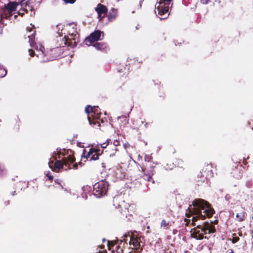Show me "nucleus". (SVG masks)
<instances>
[{
  "mask_svg": "<svg viewBox=\"0 0 253 253\" xmlns=\"http://www.w3.org/2000/svg\"><path fill=\"white\" fill-rule=\"evenodd\" d=\"M193 208H189V212L195 215L192 219V225L195 226V222L198 219L204 220L207 217L210 218L215 213V210L212 205L207 201L203 199H195L192 202Z\"/></svg>",
  "mask_w": 253,
  "mask_h": 253,
  "instance_id": "1",
  "label": "nucleus"
},
{
  "mask_svg": "<svg viewBox=\"0 0 253 253\" xmlns=\"http://www.w3.org/2000/svg\"><path fill=\"white\" fill-rule=\"evenodd\" d=\"M72 24H69L66 27L62 28L61 32L58 31V34L60 37L65 35L63 38L64 43L61 44L62 46H67L71 47H75L77 46V42H79V35L76 31V26L72 27Z\"/></svg>",
  "mask_w": 253,
  "mask_h": 253,
  "instance_id": "2",
  "label": "nucleus"
},
{
  "mask_svg": "<svg viewBox=\"0 0 253 253\" xmlns=\"http://www.w3.org/2000/svg\"><path fill=\"white\" fill-rule=\"evenodd\" d=\"M191 236L197 240H202L204 238H207L204 237V234L214 233L216 232L215 227L211 223L205 222L202 225H199L196 227L194 228L192 231Z\"/></svg>",
  "mask_w": 253,
  "mask_h": 253,
  "instance_id": "3",
  "label": "nucleus"
},
{
  "mask_svg": "<svg viewBox=\"0 0 253 253\" xmlns=\"http://www.w3.org/2000/svg\"><path fill=\"white\" fill-rule=\"evenodd\" d=\"M85 112L87 115V119L89 124L95 128H99L100 127V117L101 113L98 109V107H92L87 105L85 108Z\"/></svg>",
  "mask_w": 253,
  "mask_h": 253,
  "instance_id": "4",
  "label": "nucleus"
},
{
  "mask_svg": "<svg viewBox=\"0 0 253 253\" xmlns=\"http://www.w3.org/2000/svg\"><path fill=\"white\" fill-rule=\"evenodd\" d=\"M151 157L149 156H145L144 157V161L146 162L145 164H143L142 166H139L140 169L142 170L141 174H140V177H142L144 180L147 181H152L153 183L154 182L152 176L154 174L155 167L148 163L150 161Z\"/></svg>",
  "mask_w": 253,
  "mask_h": 253,
  "instance_id": "5",
  "label": "nucleus"
},
{
  "mask_svg": "<svg viewBox=\"0 0 253 253\" xmlns=\"http://www.w3.org/2000/svg\"><path fill=\"white\" fill-rule=\"evenodd\" d=\"M127 238H129V245L132 246V249L134 251L135 253H141L143 248L144 246V243L142 242V237L138 236L137 235L131 234L129 235H125L123 240L125 243L128 240Z\"/></svg>",
  "mask_w": 253,
  "mask_h": 253,
  "instance_id": "6",
  "label": "nucleus"
},
{
  "mask_svg": "<svg viewBox=\"0 0 253 253\" xmlns=\"http://www.w3.org/2000/svg\"><path fill=\"white\" fill-rule=\"evenodd\" d=\"M109 184L105 180L96 183L93 186V194L97 198H100L106 195Z\"/></svg>",
  "mask_w": 253,
  "mask_h": 253,
  "instance_id": "7",
  "label": "nucleus"
},
{
  "mask_svg": "<svg viewBox=\"0 0 253 253\" xmlns=\"http://www.w3.org/2000/svg\"><path fill=\"white\" fill-rule=\"evenodd\" d=\"M71 154H69L67 157L62 158V161L61 160H57L54 163V167L56 169H60L65 167V169H71V166L75 161V158L73 156V153L70 150Z\"/></svg>",
  "mask_w": 253,
  "mask_h": 253,
  "instance_id": "8",
  "label": "nucleus"
},
{
  "mask_svg": "<svg viewBox=\"0 0 253 253\" xmlns=\"http://www.w3.org/2000/svg\"><path fill=\"white\" fill-rule=\"evenodd\" d=\"M103 151L99 149L91 148L88 152L84 149L82 157L88 159L89 161H95L98 160L99 156L101 155Z\"/></svg>",
  "mask_w": 253,
  "mask_h": 253,
  "instance_id": "9",
  "label": "nucleus"
},
{
  "mask_svg": "<svg viewBox=\"0 0 253 253\" xmlns=\"http://www.w3.org/2000/svg\"><path fill=\"white\" fill-rule=\"evenodd\" d=\"M102 34V37H103L104 33L103 32L100 30H96L94 31L91 33L88 37L85 39L84 41V43L86 45H89L94 42L101 40L102 39L101 38V36Z\"/></svg>",
  "mask_w": 253,
  "mask_h": 253,
  "instance_id": "10",
  "label": "nucleus"
},
{
  "mask_svg": "<svg viewBox=\"0 0 253 253\" xmlns=\"http://www.w3.org/2000/svg\"><path fill=\"white\" fill-rule=\"evenodd\" d=\"M113 205L121 214V211H126V209L129 208L130 204L126 203L120 197H115L113 199Z\"/></svg>",
  "mask_w": 253,
  "mask_h": 253,
  "instance_id": "11",
  "label": "nucleus"
},
{
  "mask_svg": "<svg viewBox=\"0 0 253 253\" xmlns=\"http://www.w3.org/2000/svg\"><path fill=\"white\" fill-rule=\"evenodd\" d=\"M63 53L62 49L61 47H56L50 49L47 52L45 55L47 56V60H54L60 58Z\"/></svg>",
  "mask_w": 253,
  "mask_h": 253,
  "instance_id": "12",
  "label": "nucleus"
},
{
  "mask_svg": "<svg viewBox=\"0 0 253 253\" xmlns=\"http://www.w3.org/2000/svg\"><path fill=\"white\" fill-rule=\"evenodd\" d=\"M157 4V9L158 10V13L162 17L161 19L167 18V17H164L163 16L168 12L169 10V6L165 5V4L162 2L157 3L156 6Z\"/></svg>",
  "mask_w": 253,
  "mask_h": 253,
  "instance_id": "13",
  "label": "nucleus"
},
{
  "mask_svg": "<svg viewBox=\"0 0 253 253\" xmlns=\"http://www.w3.org/2000/svg\"><path fill=\"white\" fill-rule=\"evenodd\" d=\"M95 11L97 12L98 18L101 20L106 15L108 9L107 7L101 3L97 4L96 7L95 8Z\"/></svg>",
  "mask_w": 253,
  "mask_h": 253,
  "instance_id": "14",
  "label": "nucleus"
},
{
  "mask_svg": "<svg viewBox=\"0 0 253 253\" xmlns=\"http://www.w3.org/2000/svg\"><path fill=\"white\" fill-rule=\"evenodd\" d=\"M212 169V167L211 164H207L203 167L201 171L200 172L208 179L209 177L213 176Z\"/></svg>",
  "mask_w": 253,
  "mask_h": 253,
  "instance_id": "15",
  "label": "nucleus"
},
{
  "mask_svg": "<svg viewBox=\"0 0 253 253\" xmlns=\"http://www.w3.org/2000/svg\"><path fill=\"white\" fill-rule=\"evenodd\" d=\"M129 67L130 66L126 65V63H122L121 64V67L118 69V72L120 73H122V76H125V78L126 79V81L128 80V78H127V75L129 72Z\"/></svg>",
  "mask_w": 253,
  "mask_h": 253,
  "instance_id": "16",
  "label": "nucleus"
},
{
  "mask_svg": "<svg viewBox=\"0 0 253 253\" xmlns=\"http://www.w3.org/2000/svg\"><path fill=\"white\" fill-rule=\"evenodd\" d=\"M20 3L16 1H10L6 5H5L4 8L10 13L13 12L17 10V6Z\"/></svg>",
  "mask_w": 253,
  "mask_h": 253,
  "instance_id": "17",
  "label": "nucleus"
},
{
  "mask_svg": "<svg viewBox=\"0 0 253 253\" xmlns=\"http://www.w3.org/2000/svg\"><path fill=\"white\" fill-rule=\"evenodd\" d=\"M194 181L196 184L198 186L202 185L207 180V178L206 176H204L202 173L199 172V173L194 178Z\"/></svg>",
  "mask_w": 253,
  "mask_h": 253,
  "instance_id": "18",
  "label": "nucleus"
},
{
  "mask_svg": "<svg viewBox=\"0 0 253 253\" xmlns=\"http://www.w3.org/2000/svg\"><path fill=\"white\" fill-rule=\"evenodd\" d=\"M36 31L34 29H31L27 35V37L29 38V42L32 47H35L36 42H35V38Z\"/></svg>",
  "mask_w": 253,
  "mask_h": 253,
  "instance_id": "19",
  "label": "nucleus"
},
{
  "mask_svg": "<svg viewBox=\"0 0 253 253\" xmlns=\"http://www.w3.org/2000/svg\"><path fill=\"white\" fill-rule=\"evenodd\" d=\"M134 213V208L133 205H130L129 208L126 209V211H121V215L124 216L128 217L132 215Z\"/></svg>",
  "mask_w": 253,
  "mask_h": 253,
  "instance_id": "20",
  "label": "nucleus"
},
{
  "mask_svg": "<svg viewBox=\"0 0 253 253\" xmlns=\"http://www.w3.org/2000/svg\"><path fill=\"white\" fill-rule=\"evenodd\" d=\"M117 16V9L112 8L108 15V18L109 21L114 20Z\"/></svg>",
  "mask_w": 253,
  "mask_h": 253,
  "instance_id": "21",
  "label": "nucleus"
},
{
  "mask_svg": "<svg viewBox=\"0 0 253 253\" xmlns=\"http://www.w3.org/2000/svg\"><path fill=\"white\" fill-rule=\"evenodd\" d=\"M123 241H121L120 244L116 247V251L117 253H130L128 252L126 249L125 247V244H123V246L121 245L122 244Z\"/></svg>",
  "mask_w": 253,
  "mask_h": 253,
  "instance_id": "22",
  "label": "nucleus"
},
{
  "mask_svg": "<svg viewBox=\"0 0 253 253\" xmlns=\"http://www.w3.org/2000/svg\"><path fill=\"white\" fill-rule=\"evenodd\" d=\"M93 46L98 50H104L107 48V44L104 42H96Z\"/></svg>",
  "mask_w": 253,
  "mask_h": 253,
  "instance_id": "23",
  "label": "nucleus"
},
{
  "mask_svg": "<svg viewBox=\"0 0 253 253\" xmlns=\"http://www.w3.org/2000/svg\"><path fill=\"white\" fill-rule=\"evenodd\" d=\"M29 0H28V1H27L26 2H24V0H22L20 2V4L21 6V7H23V9L19 10V11L18 12V14L19 15H23L24 14V12H28V10L27 9H25L24 8V6H26L28 5V3L29 2Z\"/></svg>",
  "mask_w": 253,
  "mask_h": 253,
  "instance_id": "24",
  "label": "nucleus"
},
{
  "mask_svg": "<svg viewBox=\"0 0 253 253\" xmlns=\"http://www.w3.org/2000/svg\"><path fill=\"white\" fill-rule=\"evenodd\" d=\"M245 212L243 210H241L239 212L236 214V217L239 222L243 221L245 218Z\"/></svg>",
  "mask_w": 253,
  "mask_h": 253,
  "instance_id": "25",
  "label": "nucleus"
},
{
  "mask_svg": "<svg viewBox=\"0 0 253 253\" xmlns=\"http://www.w3.org/2000/svg\"><path fill=\"white\" fill-rule=\"evenodd\" d=\"M175 163L177 164V166L180 168H183L184 166V162L181 159H177L175 161Z\"/></svg>",
  "mask_w": 253,
  "mask_h": 253,
  "instance_id": "26",
  "label": "nucleus"
},
{
  "mask_svg": "<svg viewBox=\"0 0 253 253\" xmlns=\"http://www.w3.org/2000/svg\"><path fill=\"white\" fill-rule=\"evenodd\" d=\"M132 184L134 185V189H139L141 185V183L137 180L133 181Z\"/></svg>",
  "mask_w": 253,
  "mask_h": 253,
  "instance_id": "27",
  "label": "nucleus"
},
{
  "mask_svg": "<svg viewBox=\"0 0 253 253\" xmlns=\"http://www.w3.org/2000/svg\"><path fill=\"white\" fill-rule=\"evenodd\" d=\"M169 222H167L165 219H163L161 223V226L163 227L165 229H167V226L169 225Z\"/></svg>",
  "mask_w": 253,
  "mask_h": 253,
  "instance_id": "28",
  "label": "nucleus"
},
{
  "mask_svg": "<svg viewBox=\"0 0 253 253\" xmlns=\"http://www.w3.org/2000/svg\"><path fill=\"white\" fill-rule=\"evenodd\" d=\"M7 74V71L3 68H0V78L4 77Z\"/></svg>",
  "mask_w": 253,
  "mask_h": 253,
  "instance_id": "29",
  "label": "nucleus"
},
{
  "mask_svg": "<svg viewBox=\"0 0 253 253\" xmlns=\"http://www.w3.org/2000/svg\"><path fill=\"white\" fill-rule=\"evenodd\" d=\"M235 236H236V234L235 233L233 234V238L231 239H230V240L231 241V242L233 244H235V243L238 242L240 240V238L238 237H237Z\"/></svg>",
  "mask_w": 253,
  "mask_h": 253,
  "instance_id": "30",
  "label": "nucleus"
},
{
  "mask_svg": "<svg viewBox=\"0 0 253 253\" xmlns=\"http://www.w3.org/2000/svg\"><path fill=\"white\" fill-rule=\"evenodd\" d=\"M171 1L172 0H160L159 2L163 3L165 5L169 6Z\"/></svg>",
  "mask_w": 253,
  "mask_h": 253,
  "instance_id": "31",
  "label": "nucleus"
},
{
  "mask_svg": "<svg viewBox=\"0 0 253 253\" xmlns=\"http://www.w3.org/2000/svg\"><path fill=\"white\" fill-rule=\"evenodd\" d=\"M80 164L81 166H82V163L80 162L79 164L78 163H75L72 165V168L74 169H77L78 168V165Z\"/></svg>",
  "mask_w": 253,
  "mask_h": 253,
  "instance_id": "32",
  "label": "nucleus"
},
{
  "mask_svg": "<svg viewBox=\"0 0 253 253\" xmlns=\"http://www.w3.org/2000/svg\"><path fill=\"white\" fill-rule=\"evenodd\" d=\"M200 2L203 4H207L210 2H211V0H200Z\"/></svg>",
  "mask_w": 253,
  "mask_h": 253,
  "instance_id": "33",
  "label": "nucleus"
},
{
  "mask_svg": "<svg viewBox=\"0 0 253 253\" xmlns=\"http://www.w3.org/2000/svg\"><path fill=\"white\" fill-rule=\"evenodd\" d=\"M115 245L114 244L113 242L112 241H108V250H111V247L114 246Z\"/></svg>",
  "mask_w": 253,
  "mask_h": 253,
  "instance_id": "34",
  "label": "nucleus"
},
{
  "mask_svg": "<svg viewBox=\"0 0 253 253\" xmlns=\"http://www.w3.org/2000/svg\"><path fill=\"white\" fill-rule=\"evenodd\" d=\"M109 144V142L108 141V140L104 143H103L102 144H101V147L102 148H106L107 146Z\"/></svg>",
  "mask_w": 253,
  "mask_h": 253,
  "instance_id": "35",
  "label": "nucleus"
},
{
  "mask_svg": "<svg viewBox=\"0 0 253 253\" xmlns=\"http://www.w3.org/2000/svg\"><path fill=\"white\" fill-rule=\"evenodd\" d=\"M113 145L116 147L119 146L120 145V141L117 139L114 140L113 141Z\"/></svg>",
  "mask_w": 253,
  "mask_h": 253,
  "instance_id": "36",
  "label": "nucleus"
},
{
  "mask_svg": "<svg viewBox=\"0 0 253 253\" xmlns=\"http://www.w3.org/2000/svg\"><path fill=\"white\" fill-rule=\"evenodd\" d=\"M46 176L48 177V179L49 180H52L53 178V176L51 175L50 174V172H48L46 174Z\"/></svg>",
  "mask_w": 253,
  "mask_h": 253,
  "instance_id": "37",
  "label": "nucleus"
},
{
  "mask_svg": "<svg viewBox=\"0 0 253 253\" xmlns=\"http://www.w3.org/2000/svg\"><path fill=\"white\" fill-rule=\"evenodd\" d=\"M29 55L31 56V57H34V55H35V52L34 50H33L32 49H29Z\"/></svg>",
  "mask_w": 253,
  "mask_h": 253,
  "instance_id": "38",
  "label": "nucleus"
},
{
  "mask_svg": "<svg viewBox=\"0 0 253 253\" xmlns=\"http://www.w3.org/2000/svg\"><path fill=\"white\" fill-rule=\"evenodd\" d=\"M67 3H74L76 0H63Z\"/></svg>",
  "mask_w": 253,
  "mask_h": 253,
  "instance_id": "39",
  "label": "nucleus"
},
{
  "mask_svg": "<svg viewBox=\"0 0 253 253\" xmlns=\"http://www.w3.org/2000/svg\"><path fill=\"white\" fill-rule=\"evenodd\" d=\"M152 122L151 123H146L144 125V126H145V127L147 128L149 127V126L151 125L152 124Z\"/></svg>",
  "mask_w": 253,
  "mask_h": 253,
  "instance_id": "40",
  "label": "nucleus"
},
{
  "mask_svg": "<svg viewBox=\"0 0 253 253\" xmlns=\"http://www.w3.org/2000/svg\"><path fill=\"white\" fill-rule=\"evenodd\" d=\"M227 253H235L232 249L228 250L227 251Z\"/></svg>",
  "mask_w": 253,
  "mask_h": 253,
  "instance_id": "41",
  "label": "nucleus"
},
{
  "mask_svg": "<svg viewBox=\"0 0 253 253\" xmlns=\"http://www.w3.org/2000/svg\"><path fill=\"white\" fill-rule=\"evenodd\" d=\"M53 154H55V155H58L59 156H58V158H59V159L60 158V155L61 154V152H60L58 151V152H57V153H54Z\"/></svg>",
  "mask_w": 253,
  "mask_h": 253,
  "instance_id": "42",
  "label": "nucleus"
},
{
  "mask_svg": "<svg viewBox=\"0 0 253 253\" xmlns=\"http://www.w3.org/2000/svg\"><path fill=\"white\" fill-rule=\"evenodd\" d=\"M98 253H107V251L106 250L103 251H99Z\"/></svg>",
  "mask_w": 253,
  "mask_h": 253,
  "instance_id": "43",
  "label": "nucleus"
},
{
  "mask_svg": "<svg viewBox=\"0 0 253 253\" xmlns=\"http://www.w3.org/2000/svg\"><path fill=\"white\" fill-rule=\"evenodd\" d=\"M186 216L187 217H190L191 216V213H186Z\"/></svg>",
  "mask_w": 253,
  "mask_h": 253,
  "instance_id": "44",
  "label": "nucleus"
},
{
  "mask_svg": "<svg viewBox=\"0 0 253 253\" xmlns=\"http://www.w3.org/2000/svg\"><path fill=\"white\" fill-rule=\"evenodd\" d=\"M247 162L246 161V160H245V159L244 158V160L243 161V164L245 165H246Z\"/></svg>",
  "mask_w": 253,
  "mask_h": 253,
  "instance_id": "45",
  "label": "nucleus"
},
{
  "mask_svg": "<svg viewBox=\"0 0 253 253\" xmlns=\"http://www.w3.org/2000/svg\"><path fill=\"white\" fill-rule=\"evenodd\" d=\"M252 183H251V182H250V183H249L247 184V185H248V187H251V186H252Z\"/></svg>",
  "mask_w": 253,
  "mask_h": 253,
  "instance_id": "46",
  "label": "nucleus"
},
{
  "mask_svg": "<svg viewBox=\"0 0 253 253\" xmlns=\"http://www.w3.org/2000/svg\"><path fill=\"white\" fill-rule=\"evenodd\" d=\"M42 48H43V47H41L40 48V50L42 51V54H43V51H42Z\"/></svg>",
  "mask_w": 253,
  "mask_h": 253,
  "instance_id": "47",
  "label": "nucleus"
},
{
  "mask_svg": "<svg viewBox=\"0 0 253 253\" xmlns=\"http://www.w3.org/2000/svg\"><path fill=\"white\" fill-rule=\"evenodd\" d=\"M16 192L15 191H14L13 193H12V195H14L15 194Z\"/></svg>",
  "mask_w": 253,
  "mask_h": 253,
  "instance_id": "48",
  "label": "nucleus"
},
{
  "mask_svg": "<svg viewBox=\"0 0 253 253\" xmlns=\"http://www.w3.org/2000/svg\"><path fill=\"white\" fill-rule=\"evenodd\" d=\"M188 219H187L186 218H185V219H184V221H185V222H187V221H188Z\"/></svg>",
  "mask_w": 253,
  "mask_h": 253,
  "instance_id": "49",
  "label": "nucleus"
},
{
  "mask_svg": "<svg viewBox=\"0 0 253 253\" xmlns=\"http://www.w3.org/2000/svg\"><path fill=\"white\" fill-rule=\"evenodd\" d=\"M2 170H3L2 169L0 168V171H2Z\"/></svg>",
  "mask_w": 253,
  "mask_h": 253,
  "instance_id": "50",
  "label": "nucleus"
},
{
  "mask_svg": "<svg viewBox=\"0 0 253 253\" xmlns=\"http://www.w3.org/2000/svg\"><path fill=\"white\" fill-rule=\"evenodd\" d=\"M215 224H217L218 223V221L217 220H215Z\"/></svg>",
  "mask_w": 253,
  "mask_h": 253,
  "instance_id": "51",
  "label": "nucleus"
},
{
  "mask_svg": "<svg viewBox=\"0 0 253 253\" xmlns=\"http://www.w3.org/2000/svg\"><path fill=\"white\" fill-rule=\"evenodd\" d=\"M178 45L181 44V42L178 43Z\"/></svg>",
  "mask_w": 253,
  "mask_h": 253,
  "instance_id": "52",
  "label": "nucleus"
},
{
  "mask_svg": "<svg viewBox=\"0 0 253 253\" xmlns=\"http://www.w3.org/2000/svg\"><path fill=\"white\" fill-rule=\"evenodd\" d=\"M9 204V201H8L7 202V204Z\"/></svg>",
  "mask_w": 253,
  "mask_h": 253,
  "instance_id": "53",
  "label": "nucleus"
},
{
  "mask_svg": "<svg viewBox=\"0 0 253 253\" xmlns=\"http://www.w3.org/2000/svg\"><path fill=\"white\" fill-rule=\"evenodd\" d=\"M101 122L103 123V121L102 120H101Z\"/></svg>",
  "mask_w": 253,
  "mask_h": 253,
  "instance_id": "54",
  "label": "nucleus"
}]
</instances>
